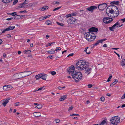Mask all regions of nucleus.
<instances>
[{
    "mask_svg": "<svg viewBox=\"0 0 125 125\" xmlns=\"http://www.w3.org/2000/svg\"><path fill=\"white\" fill-rule=\"evenodd\" d=\"M75 66L78 69L83 70L85 69V73L87 75L91 73L92 69L91 68H88L89 66V63L88 62L84 60H80L78 61Z\"/></svg>",
    "mask_w": 125,
    "mask_h": 125,
    "instance_id": "1",
    "label": "nucleus"
},
{
    "mask_svg": "<svg viewBox=\"0 0 125 125\" xmlns=\"http://www.w3.org/2000/svg\"><path fill=\"white\" fill-rule=\"evenodd\" d=\"M75 67L73 65H71L69 67L68 72L69 73H71L72 76V77L74 79L75 82H78V81L81 80L82 78V75L81 73L80 72H76L75 70Z\"/></svg>",
    "mask_w": 125,
    "mask_h": 125,
    "instance_id": "2",
    "label": "nucleus"
},
{
    "mask_svg": "<svg viewBox=\"0 0 125 125\" xmlns=\"http://www.w3.org/2000/svg\"><path fill=\"white\" fill-rule=\"evenodd\" d=\"M92 32H88L84 34L85 38L89 41H93L95 38V35L94 33Z\"/></svg>",
    "mask_w": 125,
    "mask_h": 125,
    "instance_id": "3",
    "label": "nucleus"
},
{
    "mask_svg": "<svg viewBox=\"0 0 125 125\" xmlns=\"http://www.w3.org/2000/svg\"><path fill=\"white\" fill-rule=\"evenodd\" d=\"M120 118L118 116L114 117L111 118L110 121L114 125H117L119 123Z\"/></svg>",
    "mask_w": 125,
    "mask_h": 125,
    "instance_id": "4",
    "label": "nucleus"
},
{
    "mask_svg": "<svg viewBox=\"0 0 125 125\" xmlns=\"http://www.w3.org/2000/svg\"><path fill=\"white\" fill-rule=\"evenodd\" d=\"M31 74L30 72L27 71L24 72L19 73L17 74V75H18L19 76V79L29 75H30Z\"/></svg>",
    "mask_w": 125,
    "mask_h": 125,
    "instance_id": "5",
    "label": "nucleus"
},
{
    "mask_svg": "<svg viewBox=\"0 0 125 125\" xmlns=\"http://www.w3.org/2000/svg\"><path fill=\"white\" fill-rule=\"evenodd\" d=\"M107 5L106 3H103L98 5V8L100 10H103L107 6Z\"/></svg>",
    "mask_w": 125,
    "mask_h": 125,
    "instance_id": "6",
    "label": "nucleus"
},
{
    "mask_svg": "<svg viewBox=\"0 0 125 125\" xmlns=\"http://www.w3.org/2000/svg\"><path fill=\"white\" fill-rule=\"evenodd\" d=\"M76 21L75 18L73 17H70L69 20H67V22L69 24H70L74 23Z\"/></svg>",
    "mask_w": 125,
    "mask_h": 125,
    "instance_id": "7",
    "label": "nucleus"
},
{
    "mask_svg": "<svg viewBox=\"0 0 125 125\" xmlns=\"http://www.w3.org/2000/svg\"><path fill=\"white\" fill-rule=\"evenodd\" d=\"M97 28L94 27H93L89 29V31L90 32H92V33H94L93 32H97L98 31Z\"/></svg>",
    "mask_w": 125,
    "mask_h": 125,
    "instance_id": "8",
    "label": "nucleus"
},
{
    "mask_svg": "<svg viewBox=\"0 0 125 125\" xmlns=\"http://www.w3.org/2000/svg\"><path fill=\"white\" fill-rule=\"evenodd\" d=\"M97 8V7L95 6H91L89 7L86 9V10H88L91 12L93 11L94 10Z\"/></svg>",
    "mask_w": 125,
    "mask_h": 125,
    "instance_id": "9",
    "label": "nucleus"
},
{
    "mask_svg": "<svg viewBox=\"0 0 125 125\" xmlns=\"http://www.w3.org/2000/svg\"><path fill=\"white\" fill-rule=\"evenodd\" d=\"M78 12L80 16H82L83 15V14H85V11L83 10H79L78 11Z\"/></svg>",
    "mask_w": 125,
    "mask_h": 125,
    "instance_id": "10",
    "label": "nucleus"
},
{
    "mask_svg": "<svg viewBox=\"0 0 125 125\" xmlns=\"http://www.w3.org/2000/svg\"><path fill=\"white\" fill-rule=\"evenodd\" d=\"M110 18L105 17L103 18V22L106 23V22H107L109 20Z\"/></svg>",
    "mask_w": 125,
    "mask_h": 125,
    "instance_id": "11",
    "label": "nucleus"
},
{
    "mask_svg": "<svg viewBox=\"0 0 125 125\" xmlns=\"http://www.w3.org/2000/svg\"><path fill=\"white\" fill-rule=\"evenodd\" d=\"M41 78L42 79L45 80L46 79L47 75L44 73H41Z\"/></svg>",
    "mask_w": 125,
    "mask_h": 125,
    "instance_id": "12",
    "label": "nucleus"
},
{
    "mask_svg": "<svg viewBox=\"0 0 125 125\" xmlns=\"http://www.w3.org/2000/svg\"><path fill=\"white\" fill-rule=\"evenodd\" d=\"M67 96L66 95H65L62 96L60 98V101H63L64 100L67 99Z\"/></svg>",
    "mask_w": 125,
    "mask_h": 125,
    "instance_id": "13",
    "label": "nucleus"
},
{
    "mask_svg": "<svg viewBox=\"0 0 125 125\" xmlns=\"http://www.w3.org/2000/svg\"><path fill=\"white\" fill-rule=\"evenodd\" d=\"M10 98H8V99L4 101V102L2 103V105L5 106L7 103L9 102V100H10Z\"/></svg>",
    "mask_w": 125,
    "mask_h": 125,
    "instance_id": "14",
    "label": "nucleus"
},
{
    "mask_svg": "<svg viewBox=\"0 0 125 125\" xmlns=\"http://www.w3.org/2000/svg\"><path fill=\"white\" fill-rule=\"evenodd\" d=\"M12 0H2L3 3H8L11 2Z\"/></svg>",
    "mask_w": 125,
    "mask_h": 125,
    "instance_id": "15",
    "label": "nucleus"
},
{
    "mask_svg": "<svg viewBox=\"0 0 125 125\" xmlns=\"http://www.w3.org/2000/svg\"><path fill=\"white\" fill-rule=\"evenodd\" d=\"M40 113L39 112H36L34 113V116L35 117H39L40 116Z\"/></svg>",
    "mask_w": 125,
    "mask_h": 125,
    "instance_id": "16",
    "label": "nucleus"
},
{
    "mask_svg": "<svg viewBox=\"0 0 125 125\" xmlns=\"http://www.w3.org/2000/svg\"><path fill=\"white\" fill-rule=\"evenodd\" d=\"M15 26H9L8 28H7L8 31L11 30L15 28Z\"/></svg>",
    "mask_w": 125,
    "mask_h": 125,
    "instance_id": "17",
    "label": "nucleus"
},
{
    "mask_svg": "<svg viewBox=\"0 0 125 125\" xmlns=\"http://www.w3.org/2000/svg\"><path fill=\"white\" fill-rule=\"evenodd\" d=\"M114 6L115 7V8L116 9V10H117V11H116H116H115V12H116V13H115V14H116V15H115L116 16H117L119 14V10H118V8L116 6Z\"/></svg>",
    "mask_w": 125,
    "mask_h": 125,
    "instance_id": "18",
    "label": "nucleus"
},
{
    "mask_svg": "<svg viewBox=\"0 0 125 125\" xmlns=\"http://www.w3.org/2000/svg\"><path fill=\"white\" fill-rule=\"evenodd\" d=\"M41 73L39 74L38 75H36L35 77L36 78V80H38V79L41 78Z\"/></svg>",
    "mask_w": 125,
    "mask_h": 125,
    "instance_id": "19",
    "label": "nucleus"
},
{
    "mask_svg": "<svg viewBox=\"0 0 125 125\" xmlns=\"http://www.w3.org/2000/svg\"><path fill=\"white\" fill-rule=\"evenodd\" d=\"M106 121H107V120L106 119L103 120L100 124V125H104L105 124H107Z\"/></svg>",
    "mask_w": 125,
    "mask_h": 125,
    "instance_id": "20",
    "label": "nucleus"
},
{
    "mask_svg": "<svg viewBox=\"0 0 125 125\" xmlns=\"http://www.w3.org/2000/svg\"><path fill=\"white\" fill-rule=\"evenodd\" d=\"M109 7H108L106 9V12L107 14L109 16H110V17H113V16H111V15L110 14V13H108V11H109V10L108 9Z\"/></svg>",
    "mask_w": 125,
    "mask_h": 125,
    "instance_id": "21",
    "label": "nucleus"
},
{
    "mask_svg": "<svg viewBox=\"0 0 125 125\" xmlns=\"http://www.w3.org/2000/svg\"><path fill=\"white\" fill-rule=\"evenodd\" d=\"M119 1H113V2H111V4H116V5H118L119 4Z\"/></svg>",
    "mask_w": 125,
    "mask_h": 125,
    "instance_id": "22",
    "label": "nucleus"
},
{
    "mask_svg": "<svg viewBox=\"0 0 125 125\" xmlns=\"http://www.w3.org/2000/svg\"><path fill=\"white\" fill-rule=\"evenodd\" d=\"M89 48V47H86L84 51L86 52V53L88 54H89L91 53V52L90 51H89L88 52H87V51L88 48Z\"/></svg>",
    "mask_w": 125,
    "mask_h": 125,
    "instance_id": "23",
    "label": "nucleus"
},
{
    "mask_svg": "<svg viewBox=\"0 0 125 125\" xmlns=\"http://www.w3.org/2000/svg\"><path fill=\"white\" fill-rule=\"evenodd\" d=\"M21 16L19 15H16V16L13 17L14 19H19L21 18Z\"/></svg>",
    "mask_w": 125,
    "mask_h": 125,
    "instance_id": "24",
    "label": "nucleus"
},
{
    "mask_svg": "<svg viewBox=\"0 0 125 125\" xmlns=\"http://www.w3.org/2000/svg\"><path fill=\"white\" fill-rule=\"evenodd\" d=\"M108 9L109 10V11H108V12H109V13H110L111 14H113L114 13H115V11H114V10L113 9H111V10H110L108 8Z\"/></svg>",
    "mask_w": 125,
    "mask_h": 125,
    "instance_id": "25",
    "label": "nucleus"
},
{
    "mask_svg": "<svg viewBox=\"0 0 125 125\" xmlns=\"http://www.w3.org/2000/svg\"><path fill=\"white\" fill-rule=\"evenodd\" d=\"M48 8V7L47 6H45L41 8V10L44 11L46 9Z\"/></svg>",
    "mask_w": 125,
    "mask_h": 125,
    "instance_id": "26",
    "label": "nucleus"
},
{
    "mask_svg": "<svg viewBox=\"0 0 125 125\" xmlns=\"http://www.w3.org/2000/svg\"><path fill=\"white\" fill-rule=\"evenodd\" d=\"M121 65L122 66H124L125 65V59H124L121 62Z\"/></svg>",
    "mask_w": 125,
    "mask_h": 125,
    "instance_id": "27",
    "label": "nucleus"
},
{
    "mask_svg": "<svg viewBox=\"0 0 125 125\" xmlns=\"http://www.w3.org/2000/svg\"><path fill=\"white\" fill-rule=\"evenodd\" d=\"M115 27L113 25L112 26L109 27V30H110L111 31H114L113 29H115Z\"/></svg>",
    "mask_w": 125,
    "mask_h": 125,
    "instance_id": "28",
    "label": "nucleus"
},
{
    "mask_svg": "<svg viewBox=\"0 0 125 125\" xmlns=\"http://www.w3.org/2000/svg\"><path fill=\"white\" fill-rule=\"evenodd\" d=\"M55 43V42H52L51 43H49L48 44H46V47H47L49 46H51L52 44H54Z\"/></svg>",
    "mask_w": 125,
    "mask_h": 125,
    "instance_id": "29",
    "label": "nucleus"
},
{
    "mask_svg": "<svg viewBox=\"0 0 125 125\" xmlns=\"http://www.w3.org/2000/svg\"><path fill=\"white\" fill-rule=\"evenodd\" d=\"M45 23L46 24L49 25H51V22L50 21H46L45 22Z\"/></svg>",
    "mask_w": 125,
    "mask_h": 125,
    "instance_id": "30",
    "label": "nucleus"
},
{
    "mask_svg": "<svg viewBox=\"0 0 125 125\" xmlns=\"http://www.w3.org/2000/svg\"><path fill=\"white\" fill-rule=\"evenodd\" d=\"M46 19V17H43L42 16L40 17L39 18V21H41L45 19Z\"/></svg>",
    "mask_w": 125,
    "mask_h": 125,
    "instance_id": "31",
    "label": "nucleus"
},
{
    "mask_svg": "<svg viewBox=\"0 0 125 125\" xmlns=\"http://www.w3.org/2000/svg\"><path fill=\"white\" fill-rule=\"evenodd\" d=\"M47 52L49 54H54L55 53V51L54 50H53V51H48Z\"/></svg>",
    "mask_w": 125,
    "mask_h": 125,
    "instance_id": "32",
    "label": "nucleus"
},
{
    "mask_svg": "<svg viewBox=\"0 0 125 125\" xmlns=\"http://www.w3.org/2000/svg\"><path fill=\"white\" fill-rule=\"evenodd\" d=\"M42 106L41 104H40L37 105V106L36 107H37L38 109H41L42 108Z\"/></svg>",
    "mask_w": 125,
    "mask_h": 125,
    "instance_id": "33",
    "label": "nucleus"
},
{
    "mask_svg": "<svg viewBox=\"0 0 125 125\" xmlns=\"http://www.w3.org/2000/svg\"><path fill=\"white\" fill-rule=\"evenodd\" d=\"M120 24L118 22H116L115 24L113 25L115 27H118Z\"/></svg>",
    "mask_w": 125,
    "mask_h": 125,
    "instance_id": "34",
    "label": "nucleus"
},
{
    "mask_svg": "<svg viewBox=\"0 0 125 125\" xmlns=\"http://www.w3.org/2000/svg\"><path fill=\"white\" fill-rule=\"evenodd\" d=\"M109 19V20L107 22H106V24H108L111 23L112 21L113 20V19L112 18H110Z\"/></svg>",
    "mask_w": 125,
    "mask_h": 125,
    "instance_id": "35",
    "label": "nucleus"
},
{
    "mask_svg": "<svg viewBox=\"0 0 125 125\" xmlns=\"http://www.w3.org/2000/svg\"><path fill=\"white\" fill-rule=\"evenodd\" d=\"M99 43V42L98 41H97L93 45V47H94L95 46H96L97 45H98Z\"/></svg>",
    "mask_w": 125,
    "mask_h": 125,
    "instance_id": "36",
    "label": "nucleus"
},
{
    "mask_svg": "<svg viewBox=\"0 0 125 125\" xmlns=\"http://www.w3.org/2000/svg\"><path fill=\"white\" fill-rule=\"evenodd\" d=\"M61 50V48L60 47H58L56 48L55 51H60Z\"/></svg>",
    "mask_w": 125,
    "mask_h": 125,
    "instance_id": "37",
    "label": "nucleus"
},
{
    "mask_svg": "<svg viewBox=\"0 0 125 125\" xmlns=\"http://www.w3.org/2000/svg\"><path fill=\"white\" fill-rule=\"evenodd\" d=\"M3 89L4 90L7 91L8 90L6 85H5L3 86Z\"/></svg>",
    "mask_w": 125,
    "mask_h": 125,
    "instance_id": "38",
    "label": "nucleus"
},
{
    "mask_svg": "<svg viewBox=\"0 0 125 125\" xmlns=\"http://www.w3.org/2000/svg\"><path fill=\"white\" fill-rule=\"evenodd\" d=\"M57 24L61 26H62L64 25V24L63 23H60L59 22H57Z\"/></svg>",
    "mask_w": 125,
    "mask_h": 125,
    "instance_id": "39",
    "label": "nucleus"
},
{
    "mask_svg": "<svg viewBox=\"0 0 125 125\" xmlns=\"http://www.w3.org/2000/svg\"><path fill=\"white\" fill-rule=\"evenodd\" d=\"M112 75L110 76V77L108 78V80L106 82H109L110 81L111 79L112 78Z\"/></svg>",
    "mask_w": 125,
    "mask_h": 125,
    "instance_id": "40",
    "label": "nucleus"
},
{
    "mask_svg": "<svg viewBox=\"0 0 125 125\" xmlns=\"http://www.w3.org/2000/svg\"><path fill=\"white\" fill-rule=\"evenodd\" d=\"M73 105H71V106L68 109V111H70L73 108Z\"/></svg>",
    "mask_w": 125,
    "mask_h": 125,
    "instance_id": "41",
    "label": "nucleus"
},
{
    "mask_svg": "<svg viewBox=\"0 0 125 125\" xmlns=\"http://www.w3.org/2000/svg\"><path fill=\"white\" fill-rule=\"evenodd\" d=\"M77 13L76 12L73 13L71 14V17H73V16H75L77 14Z\"/></svg>",
    "mask_w": 125,
    "mask_h": 125,
    "instance_id": "42",
    "label": "nucleus"
},
{
    "mask_svg": "<svg viewBox=\"0 0 125 125\" xmlns=\"http://www.w3.org/2000/svg\"><path fill=\"white\" fill-rule=\"evenodd\" d=\"M61 7H62L61 6V7H57V8H55V9H54L53 10V11H55L60 9Z\"/></svg>",
    "mask_w": 125,
    "mask_h": 125,
    "instance_id": "43",
    "label": "nucleus"
},
{
    "mask_svg": "<svg viewBox=\"0 0 125 125\" xmlns=\"http://www.w3.org/2000/svg\"><path fill=\"white\" fill-rule=\"evenodd\" d=\"M118 82V80L117 79L115 80V81L113 82L112 83V84L113 85H114L117 83Z\"/></svg>",
    "mask_w": 125,
    "mask_h": 125,
    "instance_id": "44",
    "label": "nucleus"
},
{
    "mask_svg": "<svg viewBox=\"0 0 125 125\" xmlns=\"http://www.w3.org/2000/svg\"><path fill=\"white\" fill-rule=\"evenodd\" d=\"M51 73L53 75H54L56 74V72L55 71L51 72Z\"/></svg>",
    "mask_w": 125,
    "mask_h": 125,
    "instance_id": "45",
    "label": "nucleus"
},
{
    "mask_svg": "<svg viewBox=\"0 0 125 125\" xmlns=\"http://www.w3.org/2000/svg\"><path fill=\"white\" fill-rule=\"evenodd\" d=\"M10 14H11L12 16H14L15 15H16L17 14L16 13V12H13L10 13Z\"/></svg>",
    "mask_w": 125,
    "mask_h": 125,
    "instance_id": "46",
    "label": "nucleus"
},
{
    "mask_svg": "<svg viewBox=\"0 0 125 125\" xmlns=\"http://www.w3.org/2000/svg\"><path fill=\"white\" fill-rule=\"evenodd\" d=\"M27 52H29V53H30L31 52V51L30 50H29L27 51L26 50H25L24 51V52L25 54H27Z\"/></svg>",
    "mask_w": 125,
    "mask_h": 125,
    "instance_id": "47",
    "label": "nucleus"
},
{
    "mask_svg": "<svg viewBox=\"0 0 125 125\" xmlns=\"http://www.w3.org/2000/svg\"><path fill=\"white\" fill-rule=\"evenodd\" d=\"M58 88L59 90H61L62 88H65V86L63 87L59 86Z\"/></svg>",
    "mask_w": 125,
    "mask_h": 125,
    "instance_id": "48",
    "label": "nucleus"
},
{
    "mask_svg": "<svg viewBox=\"0 0 125 125\" xmlns=\"http://www.w3.org/2000/svg\"><path fill=\"white\" fill-rule=\"evenodd\" d=\"M18 2V0H14L13 2V5L15 4Z\"/></svg>",
    "mask_w": 125,
    "mask_h": 125,
    "instance_id": "49",
    "label": "nucleus"
},
{
    "mask_svg": "<svg viewBox=\"0 0 125 125\" xmlns=\"http://www.w3.org/2000/svg\"><path fill=\"white\" fill-rule=\"evenodd\" d=\"M71 116H79V115L78 114H71L70 115Z\"/></svg>",
    "mask_w": 125,
    "mask_h": 125,
    "instance_id": "50",
    "label": "nucleus"
},
{
    "mask_svg": "<svg viewBox=\"0 0 125 125\" xmlns=\"http://www.w3.org/2000/svg\"><path fill=\"white\" fill-rule=\"evenodd\" d=\"M27 12V11L26 10H24L23 11H20V13H22L23 12H24L25 13H26Z\"/></svg>",
    "mask_w": 125,
    "mask_h": 125,
    "instance_id": "51",
    "label": "nucleus"
},
{
    "mask_svg": "<svg viewBox=\"0 0 125 125\" xmlns=\"http://www.w3.org/2000/svg\"><path fill=\"white\" fill-rule=\"evenodd\" d=\"M100 99L102 101H104V98L103 97H102Z\"/></svg>",
    "mask_w": 125,
    "mask_h": 125,
    "instance_id": "52",
    "label": "nucleus"
},
{
    "mask_svg": "<svg viewBox=\"0 0 125 125\" xmlns=\"http://www.w3.org/2000/svg\"><path fill=\"white\" fill-rule=\"evenodd\" d=\"M65 17L66 18H68V17H71V14L66 15Z\"/></svg>",
    "mask_w": 125,
    "mask_h": 125,
    "instance_id": "53",
    "label": "nucleus"
},
{
    "mask_svg": "<svg viewBox=\"0 0 125 125\" xmlns=\"http://www.w3.org/2000/svg\"><path fill=\"white\" fill-rule=\"evenodd\" d=\"M12 19H14V18H13V17L12 18H8L6 19V20H8V21H9V20H11Z\"/></svg>",
    "mask_w": 125,
    "mask_h": 125,
    "instance_id": "54",
    "label": "nucleus"
},
{
    "mask_svg": "<svg viewBox=\"0 0 125 125\" xmlns=\"http://www.w3.org/2000/svg\"><path fill=\"white\" fill-rule=\"evenodd\" d=\"M8 31L7 30V28L6 29H4L2 31V33H5L6 31Z\"/></svg>",
    "mask_w": 125,
    "mask_h": 125,
    "instance_id": "55",
    "label": "nucleus"
},
{
    "mask_svg": "<svg viewBox=\"0 0 125 125\" xmlns=\"http://www.w3.org/2000/svg\"><path fill=\"white\" fill-rule=\"evenodd\" d=\"M59 2L58 1H54L53 2V4L54 5L57 4L59 3Z\"/></svg>",
    "mask_w": 125,
    "mask_h": 125,
    "instance_id": "56",
    "label": "nucleus"
},
{
    "mask_svg": "<svg viewBox=\"0 0 125 125\" xmlns=\"http://www.w3.org/2000/svg\"><path fill=\"white\" fill-rule=\"evenodd\" d=\"M88 86L89 88H91L92 87V85L91 84H89L88 85Z\"/></svg>",
    "mask_w": 125,
    "mask_h": 125,
    "instance_id": "57",
    "label": "nucleus"
},
{
    "mask_svg": "<svg viewBox=\"0 0 125 125\" xmlns=\"http://www.w3.org/2000/svg\"><path fill=\"white\" fill-rule=\"evenodd\" d=\"M55 122L56 123H59L60 122V120L58 119L56 120Z\"/></svg>",
    "mask_w": 125,
    "mask_h": 125,
    "instance_id": "58",
    "label": "nucleus"
},
{
    "mask_svg": "<svg viewBox=\"0 0 125 125\" xmlns=\"http://www.w3.org/2000/svg\"><path fill=\"white\" fill-rule=\"evenodd\" d=\"M20 103L19 102H18L17 103H15V106H17L19 105V103Z\"/></svg>",
    "mask_w": 125,
    "mask_h": 125,
    "instance_id": "59",
    "label": "nucleus"
},
{
    "mask_svg": "<svg viewBox=\"0 0 125 125\" xmlns=\"http://www.w3.org/2000/svg\"><path fill=\"white\" fill-rule=\"evenodd\" d=\"M73 53L70 54L68 55V56H67V57H68L69 56H73Z\"/></svg>",
    "mask_w": 125,
    "mask_h": 125,
    "instance_id": "60",
    "label": "nucleus"
},
{
    "mask_svg": "<svg viewBox=\"0 0 125 125\" xmlns=\"http://www.w3.org/2000/svg\"><path fill=\"white\" fill-rule=\"evenodd\" d=\"M43 88L44 89V88H43V87H42L38 89V90L37 91L42 90L43 89Z\"/></svg>",
    "mask_w": 125,
    "mask_h": 125,
    "instance_id": "61",
    "label": "nucleus"
},
{
    "mask_svg": "<svg viewBox=\"0 0 125 125\" xmlns=\"http://www.w3.org/2000/svg\"><path fill=\"white\" fill-rule=\"evenodd\" d=\"M125 98V94H124L123 95L122 97H121V99H123Z\"/></svg>",
    "mask_w": 125,
    "mask_h": 125,
    "instance_id": "62",
    "label": "nucleus"
},
{
    "mask_svg": "<svg viewBox=\"0 0 125 125\" xmlns=\"http://www.w3.org/2000/svg\"><path fill=\"white\" fill-rule=\"evenodd\" d=\"M18 7L19 8H21L24 7L23 6H21L20 4L19 6H18Z\"/></svg>",
    "mask_w": 125,
    "mask_h": 125,
    "instance_id": "63",
    "label": "nucleus"
},
{
    "mask_svg": "<svg viewBox=\"0 0 125 125\" xmlns=\"http://www.w3.org/2000/svg\"><path fill=\"white\" fill-rule=\"evenodd\" d=\"M121 21H123V22H124L125 21V18L121 19Z\"/></svg>",
    "mask_w": 125,
    "mask_h": 125,
    "instance_id": "64",
    "label": "nucleus"
}]
</instances>
